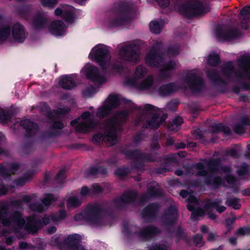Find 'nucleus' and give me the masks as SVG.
<instances>
[{"label":"nucleus","instance_id":"51","mask_svg":"<svg viewBox=\"0 0 250 250\" xmlns=\"http://www.w3.org/2000/svg\"><path fill=\"white\" fill-rule=\"evenodd\" d=\"M4 164L6 165V166L8 167L11 175L14 173V172L17 171L21 167L20 164L16 162H4Z\"/></svg>","mask_w":250,"mask_h":250},{"label":"nucleus","instance_id":"30","mask_svg":"<svg viewBox=\"0 0 250 250\" xmlns=\"http://www.w3.org/2000/svg\"><path fill=\"white\" fill-rule=\"evenodd\" d=\"M238 18L241 21L242 28L247 30V24L250 19V6H245L240 11Z\"/></svg>","mask_w":250,"mask_h":250},{"label":"nucleus","instance_id":"4","mask_svg":"<svg viewBox=\"0 0 250 250\" xmlns=\"http://www.w3.org/2000/svg\"><path fill=\"white\" fill-rule=\"evenodd\" d=\"M106 203H89L82 212L74 216V219L78 221L84 220L92 224L101 226L104 223V217L112 216L114 212L110 207L104 208Z\"/></svg>","mask_w":250,"mask_h":250},{"label":"nucleus","instance_id":"20","mask_svg":"<svg viewBox=\"0 0 250 250\" xmlns=\"http://www.w3.org/2000/svg\"><path fill=\"white\" fill-rule=\"evenodd\" d=\"M161 232V229L156 226L149 225L143 228L138 233V235L143 239L149 240Z\"/></svg>","mask_w":250,"mask_h":250},{"label":"nucleus","instance_id":"29","mask_svg":"<svg viewBox=\"0 0 250 250\" xmlns=\"http://www.w3.org/2000/svg\"><path fill=\"white\" fill-rule=\"evenodd\" d=\"M50 32L57 36H61L64 34L65 31V25L63 22L58 20L53 21L49 26Z\"/></svg>","mask_w":250,"mask_h":250},{"label":"nucleus","instance_id":"25","mask_svg":"<svg viewBox=\"0 0 250 250\" xmlns=\"http://www.w3.org/2000/svg\"><path fill=\"white\" fill-rule=\"evenodd\" d=\"M69 108L62 109L61 108L57 111L51 112L48 106L45 104H43L40 108L41 112L49 119L54 120L55 118H59L60 116L64 114L69 111Z\"/></svg>","mask_w":250,"mask_h":250},{"label":"nucleus","instance_id":"55","mask_svg":"<svg viewBox=\"0 0 250 250\" xmlns=\"http://www.w3.org/2000/svg\"><path fill=\"white\" fill-rule=\"evenodd\" d=\"M0 175L3 177H9L11 176L8 167L4 164V162L0 164Z\"/></svg>","mask_w":250,"mask_h":250},{"label":"nucleus","instance_id":"21","mask_svg":"<svg viewBox=\"0 0 250 250\" xmlns=\"http://www.w3.org/2000/svg\"><path fill=\"white\" fill-rule=\"evenodd\" d=\"M48 17L44 14H38L32 19V24L36 30L42 29L46 27L49 24Z\"/></svg>","mask_w":250,"mask_h":250},{"label":"nucleus","instance_id":"11","mask_svg":"<svg viewBox=\"0 0 250 250\" xmlns=\"http://www.w3.org/2000/svg\"><path fill=\"white\" fill-rule=\"evenodd\" d=\"M90 115V112L86 111L81 115L82 118L83 119V121L78 123V120L76 119L71 122V125L75 126L77 132L84 133L93 128L96 125V122L93 119H88Z\"/></svg>","mask_w":250,"mask_h":250},{"label":"nucleus","instance_id":"8","mask_svg":"<svg viewBox=\"0 0 250 250\" xmlns=\"http://www.w3.org/2000/svg\"><path fill=\"white\" fill-rule=\"evenodd\" d=\"M194 167L198 170L196 173V176L203 177V182L205 185L217 189L223 184L224 180L222 177L219 175L213 176L211 173H208L203 163H197Z\"/></svg>","mask_w":250,"mask_h":250},{"label":"nucleus","instance_id":"43","mask_svg":"<svg viewBox=\"0 0 250 250\" xmlns=\"http://www.w3.org/2000/svg\"><path fill=\"white\" fill-rule=\"evenodd\" d=\"M119 104V98L116 95H110L108 98L107 102L105 104L111 110L116 107Z\"/></svg>","mask_w":250,"mask_h":250},{"label":"nucleus","instance_id":"62","mask_svg":"<svg viewBox=\"0 0 250 250\" xmlns=\"http://www.w3.org/2000/svg\"><path fill=\"white\" fill-rule=\"evenodd\" d=\"M41 2L43 6L53 8L58 3V0H41Z\"/></svg>","mask_w":250,"mask_h":250},{"label":"nucleus","instance_id":"32","mask_svg":"<svg viewBox=\"0 0 250 250\" xmlns=\"http://www.w3.org/2000/svg\"><path fill=\"white\" fill-rule=\"evenodd\" d=\"M176 64L173 61H169L165 66L162 67L160 71L159 77L160 79H164L169 78L170 75V71L176 69Z\"/></svg>","mask_w":250,"mask_h":250},{"label":"nucleus","instance_id":"31","mask_svg":"<svg viewBox=\"0 0 250 250\" xmlns=\"http://www.w3.org/2000/svg\"><path fill=\"white\" fill-rule=\"evenodd\" d=\"M12 35L14 39L18 42H22L26 38L23 26L19 23L15 24L12 29Z\"/></svg>","mask_w":250,"mask_h":250},{"label":"nucleus","instance_id":"45","mask_svg":"<svg viewBox=\"0 0 250 250\" xmlns=\"http://www.w3.org/2000/svg\"><path fill=\"white\" fill-rule=\"evenodd\" d=\"M82 204V202L78 198L75 196L69 197L66 202V205L68 208H77L80 207Z\"/></svg>","mask_w":250,"mask_h":250},{"label":"nucleus","instance_id":"56","mask_svg":"<svg viewBox=\"0 0 250 250\" xmlns=\"http://www.w3.org/2000/svg\"><path fill=\"white\" fill-rule=\"evenodd\" d=\"M65 172L64 169H61L59 171L55 177V180L57 183L59 184L63 183L65 180Z\"/></svg>","mask_w":250,"mask_h":250},{"label":"nucleus","instance_id":"36","mask_svg":"<svg viewBox=\"0 0 250 250\" xmlns=\"http://www.w3.org/2000/svg\"><path fill=\"white\" fill-rule=\"evenodd\" d=\"M183 123V119L177 116L173 119L167 125V128L171 131H177L180 128V126Z\"/></svg>","mask_w":250,"mask_h":250},{"label":"nucleus","instance_id":"15","mask_svg":"<svg viewBox=\"0 0 250 250\" xmlns=\"http://www.w3.org/2000/svg\"><path fill=\"white\" fill-rule=\"evenodd\" d=\"M160 208L157 203H150L143 209L142 217L146 222H153L156 220Z\"/></svg>","mask_w":250,"mask_h":250},{"label":"nucleus","instance_id":"6","mask_svg":"<svg viewBox=\"0 0 250 250\" xmlns=\"http://www.w3.org/2000/svg\"><path fill=\"white\" fill-rule=\"evenodd\" d=\"M167 117L166 113L151 104H146L142 114L136 120V124H142L144 127L157 128Z\"/></svg>","mask_w":250,"mask_h":250},{"label":"nucleus","instance_id":"13","mask_svg":"<svg viewBox=\"0 0 250 250\" xmlns=\"http://www.w3.org/2000/svg\"><path fill=\"white\" fill-rule=\"evenodd\" d=\"M89 57L92 59L94 57V60L99 62L103 69H106L108 66L110 59L108 50L105 48H98L92 49L89 54Z\"/></svg>","mask_w":250,"mask_h":250},{"label":"nucleus","instance_id":"27","mask_svg":"<svg viewBox=\"0 0 250 250\" xmlns=\"http://www.w3.org/2000/svg\"><path fill=\"white\" fill-rule=\"evenodd\" d=\"M216 36L219 39L230 40L239 37L241 36V34L236 29H230L226 31L218 29L216 32Z\"/></svg>","mask_w":250,"mask_h":250},{"label":"nucleus","instance_id":"14","mask_svg":"<svg viewBox=\"0 0 250 250\" xmlns=\"http://www.w3.org/2000/svg\"><path fill=\"white\" fill-rule=\"evenodd\" d=\"M178 211L176 207L171 205L166 208L161 217V222L166 226H174L178 219Z\"/></svg>","mask_w":250,"mask_h":250},{"label":"nucleus","instance_id":"9","mask_svg":"<svg viewBox=\"0 0 250 250\" xmlns=\"http://www.w3.org/2000/svg\"><path fill=\"white\" fill-rule=\"evenodd\" d=\"M138 191L134 190H126L119 197L112 201L114 206L118 210H123L126 208L127 205L137 204Z\"/></svg>","mask_w":250,"mask_h":250},{"label":"nucleus","instance_id":"38","mask_svg":"<svg viewBox=\"0 0 250 250\" xmlns=\"http://www.w3.org/2000/svg\"><path fill=\"white\" fill-rule=\"evenodd\" d=\"M10 26L8 25H2L0 26V42L6 40L10 34Z\"/></svg>","mask_w":250,"mask_h":250},{"label":"nucleus","instance_id":"57","mask_svg":"<svg viewBox=\"0 0 250 250\" xmlns=\"http://www.w3.org/2000/svg\"><path fill=\"white\" fill-rule=\"evenodd\" d=\"M175 235L178 240L185 239L187 237L185 231L180 226L177 228Z\"/></svg>","mask_w":250,"mask_h":250},{"label":"nucleus","instance_id":"52","mask_svg":"<svg viewBox=\"0 0 250 250\" xmlns=\"http://www.w3.org/2000/svg\"><path fill=\"white\" fill-rule=\"evenodd\" d=\"M129 168L127 167H122L118 168L115 172V174L120 177L126 176L129 173Z\"/></svg>","mask_w":250,"mask_h":250},{"label":"nucleus","instance_id":"33","mask_svg":"<svg viewBox=\"0 0 250 250\" xmlns=\"http://www.w3.org/2000/svg\"><path fill=\"white\" fill-rule=\"evenodd\" d=\"M107 168L103 166H91L90 167L87 171V174L91 176H95L100 174L104 176L107 174Z\"/></svg>","mask_w":250,"mask_h":250},{"label":"nucleus","instance_id":"24","mask_svg":"<svg viewBox=\"0 0 250 250\" xmlns=\"http://www.w3.org/2000/svg\"><path fill=\"white\" fill-rule=\"evenodd\" d=\"M26 131L25 135L27 137L35 136L39 131V127L37 124L28 119L22 121L20 123Z\"/></svg>","mask_w":250,"mask_h":250},{"label":"nucleus","instance_id":"35","mask_svg":"<svg viewBox=\"0 0 250 250\" xmlns=\"http://www.w3.org/2000/svg\"><path fill=\"white\" fill-rule=\"evenodd\" d=\"M60 85L64 89H70L75 85L74 80L69 77L63 76L60 81Z\"/></svg>","mask_w":250,"mask_h":250},{"label":"nucleus","instance_id":"10","mask_svg":"<svg viewBox=\"0 0 250 250\" xmlns=\"http://www.w3.org/2000/svg\"><path fill=\"white\" fill-rule=\"evenodd\" d=\"M181 13L187 18L204 14L205 9L202 4L197 0H188L179 7Z\"/></svg>","mask_w":250,"mask_h":250},{"label":"nucleus","instance_id":"7","mask_svg":"<svg viewBox=\"0 0 250 250\" xmlns=\"http://www.w3.org/2000/svg\"><path fill=\"white\" fill-rule=\"evenodd\" d=\"M119 151L125 156L126 159L133 160L131 166L135 169H140L142 168L145 162L156 161V158L152 152L146 153L137 149L131 150L129 146L127 145L120 146Z\"/></svg>","mask_w":250,"mask_h":250},{"label":"nucleus","instance_id":"39","mask_svg":"<svg viewBox=\"0 0 250 250\" xmlns=\"http://www.w3.org/2000/svg\"><path fill=\"white\" fill-rule=\"evenodd\" d=\"M220 162L221 161L219 158L212 159L208 162V166L210 173L218 171Z\"/></svg>","mask_w":250,"mask_h":250},{"label":"nucleus","instance_id":"50","mask_svg":"<svg viewBox=\"0 0 250 250\" xmlns=\"http://www.w3.org/2000/svg\"><path fill=\"white\" fill-rule=\"evenodd\" d=\"M149 27L151 31L155 34L160 33L162 27L160 23L156 21H152L149 24Z\"/></svg>","mask_w":250,"mask_h":250},{"label":"nucleus","instance_id":"16","mask_svg":"<svg viewBox=\"0 0 250 250\" xmlns=\"http://www.w3.org/2000/svg\"><path fill=\"white\" fill-rule=\"evenodd\" d=\"M81 240L82 237L80 234H70L63 240V244L73 250H85L80 244Z\"/></svg>","mask_w":250,"mask_h":250},{"label":"nucleus","instance_id":"37","mask_svg":"<svg viewBox=\"0 0 250 250\" xmlns=\"http://www.w3.org/2000/svg\"><path fill=\"white\" fill-rule=\"evenodd\" d=\"M213 135V134H212L211 131L210 132H203L199 129L194 130L192 132V136L195 140L205 139H206L207 137H212Z\"/></svg>","mask_w":250,"mask_h":250},{"label":"nucleus","instance_id":"49","mask_svg":"<svg viewBox=\"0 0 250 250\" xmlns=\"http://www.w3.org/2000/svg\"><path fill=\"white\" fill-rule=\"evenodd\" d=\"M234 132L239 135H242L246 132L247 128L241 124H235L232 125Z\"/></svg>","mask_w":250,"mask_h":250},{"label":"nucleus","instance_id":"2","mask_svg":"<svg viewBox=\"0 0 250 250\" xmlns=\"http://www.w3.org/2000/svg\"><path fill=\"white\" fill-rule=\"evenodd\" d=\"M204 87V82L201 76L196 70H192L186 73L181 85L169 83L161 86L158 91L160 95L167 96L176 92L180 88H189L192 92H197L201 91Z\"/></svg>","mask_w":250,"mask_h":250},{"label":"nucleus","instance_id":"61","mask_svg":"<svg viewBox=\"0 0 250 250\" xmlns=\"http://www.w3.org/2000/svg\"><path fill=\"white\" fill-rule=\"evenodd\" d=\"M11 118L10 112L0 108V122H3L9 120Z\"/></svg>","mask_w":250,"mask_h":250},{"label":"nucleus","instance_id":"42","mask_svg":"<svg viewBox=\"0 0 250 250\" xmlns=\"http://www.w3.org/2000/svg\"><path fill=\"white\" fill-rule=\"evenodd\" d=\"M222 203V200L220 198H217L213 201L208 200L205 205V208L207 209L212 208H215L216 209L218 205H220Z\"/></svg>","mask_w":250,"mask_h":250},{"label":"nucleus","instance_id":"40","mask_svg":"<svg viewBox=\"0 0 250 250\" xmlns=\"http://www.w3.org/2000/svg\"><path fill=\"white\" fill-rule=\"evenodd\" d=\"M67 147L68 149L73 150H90L93 148L92 146L79 143H76L72 145H68Z\"/></svg>","mask_w":250,"mask_h":250},{"label":"nucleus","instance_id":"18","mask_svg":"<svg viewBox=\"0 0 250 250\" xmlns=\"http://www.w3.org/2000/svg\"><path fill=\"white\" fill-rule=\"evenodd\" d=\"M42 222L35 215H31L27 218V223L24 226V229L29 233H34L42 228Z\"/></svg>","mask_w":250,"mask_h":250},{"label":"nucleus","instance_id":"17","mask_svg":"<svg viewBox=\"0 0 250 250\" xmlns=\"http://www.w3.org/2000/svg\"><path fill=\"white\" fill-rule=\"evenodd\" d=\"M84 70L85 71L86 77L93 82L98 84H102L105 82L104 78L99 74V70L96 67L87 64L84 67Z\"/></svg>","mask_w":250,"mask_h":250},{"label":"nucleus","instance_id":"22","mask_svg":"<svg viewBox=\"0 0 250 250\" xmlns=\"http://www.w3.org/2000/svg\"><path fill=\"white\" fill-rule=\"evenodd\" d=\"M210 129L212 134H213L211 141L219 139L217 134L221 132L227 136H230L232 135V132L230 128L222 124H214L210 126Z\"/></svg>","mask_w":250,"mask_h":250},{"label":"nucleus","instance_id":"28","mask_svg":"<svg viewBox=\"0 0 250 250\" xmlns=\"http://www.w3.org/2000/svg\"><path fill=\"white\" fill-rule=\"evenodd\" d=\"M10 219L13 225L16 227V230L22 229L25 224V220L23 218L21 211L17 210L14 211L10 215Z\"/></svg>","mask_w":250,"mask_h":250},{"label":"nucleus","instance_id":"46","mask_svg":"<svg viewBox=\"0 0 250 250\" xmlns=\"http://www.w3.org/2000/svg\"><path fill=\"white\" fill-rule=\"evenodd\" d=\"M236 173L239 176L246 175L250 176V171L249 170V165L245 162L242 163L239 167V169L236 170Z\"/></svg>","mask_w":250,"mask_h":250},{"label":"nucleus","instance_id":"58","mask_svg":"<svg viewBox=\"0 0 250 250\" xmlns=\"http://www.w3.org/2000/svg\"><path fill=\"white\" fill-rule=\"evenodd\" d=\"M179 53V46L177 45H170L167 49V54L169 56H175Z\"/></svg>","mask_w":250,"mask_h":250},{"label":"nucleus","instance_id":"3","mask_svg":"<svg viewBox=\"0 0 250 250\" xmlns=\"http://www.w3.org/2000/svg\"><path fill=\"white\" fill-rule=\"evenodd\" d=\"M128 116V111L123 110L116 112L112 117L105 120L104 125V133H97L93 136L94 141H114L120 137V132L122 129Z\"/></svg>","mask_w":250,"mask_h":250},{"label":"nucleus","instance_id":"64","mask_svg":"<svg viewBox=\"0 0 250 250\" xmlns=\"http://www.w3.org/2000/svg\"><path fill=\"white\" fill-rule=\"evenodd\" d=\"M226 182L230 185H234L237 182V178L232 174H227L225 177Z\"/></svg>","mask_w":250,"mask_h":250},{"label":"nucleus","instance_id":"5","mask_svg":"<svg viewBox=\"0 0 250 250\" xmlns=\"http://www.w3.org/2000/svg\"><path fill=\"white\" fill-rule=\"evenodd\" d=\"M112 12L116 17L109 22L110 27L128 24L135 18L136 10L133 4L125 1L115 3L112 8Z\"/></svg>","mask_w":250,"mask_h":250},{"label":"nucleus","instance_id":"41","mask_svg":"<svg viewBox=\"0 0 250 250\" xmlns=\"http://www.w3.org/2000/svg\"><path fill=\"white\" fill-rule=\"evenodd\" d=\"M58 198L56 197L52 193H45L42 202L45 206L48 207L52 203L56 201Z\"/></svg>","mask_w":250,"mask_h":250},{"label":"nucleus","instance_id":"60","mask_svg":"<svg viewBox=\"0 0 250 250\" xmlns=\"http://www.w3.org/2000/svg\"><path fill=\"white\" fill-rule=\"evenodd\" d=\"M122 232L127 236H130L134 234H137V232L136 231L132 232L130 230L128 224L126 222H124L123 224Z\"/></svg>","mask_w":250,"mask_h":250},{"label":"nucleus","instance_id":"48","mask_svg":"<svg viewBox=\"0 0 250 250\" xmlns=\"http://www.w3.org/2000/svg\"><path fill=\"white\" fill-rule=\"evenodd\" d=\"M220 62L219 56L216 54H210L207 60L208 64L211 66H216Z\"/></svg>","mask_w":250,"mask_h":250},{"label":"nucleus","instance_id":"44","mask_svg":"<svg viewBox=\"0 0 250 250\" xmlns=\"http://www.w3.org/2000/svg\"><path fill=\"white\" fill-rule=\"evenodd\" d=\"M239 199L236 197L230 198L228 199L225 204L229 207L233 208L234 209H240L241 205L239 203Z\"/></svg>","mask_w":250,"mask_h":250},{"label":"nucleus","instance_id":"53","mask_svg":"<svg viewBox=\"0 0 250 250\" xmlns=\"http://www.w3.org/2000/svg\"><path fill=\"white\" fill-rule=\"evenodd\" d=\"M147 72L146 68L142 66L139 65L137 67L135 72V76L136 78H142L144 77Z\"/></svg>","mask_w":250,"mask_h":250},{"label":"nucleus","instance_id":"34","mask_svg":"<svg viewBox=\"0 0 250 250\" xmlns=\"http://www.w3.org/2000/svg\"><path fill=\"white\" fill-rule=\"evenodd\" d=\"M153 81V77L151 76H149L142 82L136 84V86L138 89L141 90L148 89L152 86Z\"/></svg>","mask_w":250,"mask_h":250},{"label":"nucleus","instance_id":"1","mask_svg":"<svg viewBox=\"0 0 250 250\" xmlns=\"http://www.w3.org/2000/svg\"><path fill=\"white\" fill-rule=\"evenodd\" d=\"M237 66L238 69L235 70L232 62L224 64L222 68L223 78L214 69L208 70L207 75L215 84H227L235 80L239 81L250 80V56L245 55L239 59Z\"/></svg>","mask_w":250,"mask_h":250},{"label":"nucleus","instance_id":"54","mask_svg":"<svg viewBox=\"0 0 250 250\" xmlns=\"http://www.w3.org/2000/svg\"><path fill=\"white\" fill-rule=\"evenodd\" d=\"M237 236L249 235H250V227H241L235 232Z\"/></svg>","mask_w":250,"mask_h":250},{"label":"nucleus","instance_id":"19","mask_svg":"<svg viewBox=\"0 0 250 250\" xmlns=\"http://www.w3.org/2000/svg\"><path fill=\"white\" fill-rule=\"evenodd\" d=\"M62 8H57L55 10V14L56 16L62 15V18L66 21L70 23L74 21V8L69 5H62Z\"/></svg>","mask_w":250,"mask_h":250},{"label":"nucleus","instance_id":"12","mask_svg":"<svg viewBox=\"0 0 250 250\" xmlns=\"http://www.w3.org/2000/svg\"><path fill=\"white\" fill-rule=\"evenodd\" d=\"M119 55L123 60L137 62L139 58V47L135 44L125 46L120 49Z\"/></svg>","mask_w":250,"mask_h":250},{"label":"nucleus","instance_id":"23","mask_svg":"<svg viewBox=\"0 0 250 250\" xmlns=\"http://www.w3.org/2000/svg\"><path fill=\"white\" fill-rule=\"evenodd\" d=\"M163 60L162 56L159 54L158 51L153 48L147 53L146 62L151 67H157L163 62Z\"/></svg>","mask_w":250,"mask_h":250},{"label":"nucleus","instance_id":"63","mask_svg":"<svg viewBox=\"0 0 250 250\" xmlns=\"http://www.w3.org/2000/svg\"><path fill=\"white\" fill-rule=\"evenodd\" d=\"M25 177H21L17 179L16 183L17 185H23L27 181V178H30L33 175L32 172H27L26 174Z\"/></svg>","mask_w":250,"mask_h":250},{"label":"nucleus","instance_id":"47","mask_svg":"<svg viewBox=\"0 0 250 250\" xmlns=\"http://www.w3.org/2000/svg\"><path fill=\"white\" fill-rule=\"evenodd\" d=\"M111 110V109H110V107H108L104 104L103 106L98 109L96 115L99 118H104L107 116Z\"/></svg>","mask_w":250,"mask_h":250},{"label":"nucleus","instance_id":"59","mask_svg":"<svg viewBox=\"0 0 250 250\" xmlns=\"http://www.w3.org/2000/svg\"><path fill=\"white\" fill-rule=\"evenodd\" d=\"M147 193L151 197H155L160 196V192L154 186H150L147 189Z\"/></svg>","mask_w":250,"mask_h":250},{"label":"nucleus","instance_id":"26","mask_svg":"<svg viewBox=\"0 0 250 250\" xmlns=\"http://www.w3.org/2000/svg\"><path fill=\"white\" fill-rule=\"evenodd\" d=\"M22 146H20L18 149V153L22 156L29 154L34 152L37 146L41 143L43 142H25Z\"/></svg>","mask_w":250,"mask_h":250}]
</instances>
